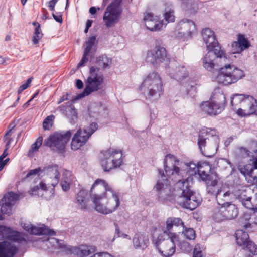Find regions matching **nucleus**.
Listing matches in <instances>:
<instances>
[{
	"label": "nucleus",
	"mask_w": 257,
	"mask_h": 257,
	"mask_svg": "<svg viewBox=\"0 0 257 257\" xmlns=\"http://www.w3.org/2000/svg\"><path fill=\"white\" fill-rule=\"evenodd\" d=\"M231 104L237 114L241 116H248L257 111V99L252 95L235 94L231 97Z\"/></svg>",
	"instance_id": "nucleus-4"
},
{
	"label": "nucleus",
	"mask_w": 257,
	"mask_h": 257,
	"mask_svg": "<svg viewBox=\"0 0 257 257\" xmlns=\"http://www.w3.org/2000/svg\"><path fill=\"white\" fill-rule=\"evenodd\" d=\"M212 218L216 222H218L226 220L222 205L220 207H217L213 209Z\"/></svg>",
	"instance_id": "nucleus-36"
},
{
	"label": "nucleus",
	"mask_w": 257,
	"mask_h": 257,
	"mask_svg": "<svg viewBox=\"0 0 257 257\" xmlns=\"http://www.w3.org/2000/svg\"><path fill=\"white\" fill-rule=\"evenodd\" d=\"M240 151L241 153H244L248 156L252 157V161L257 160V142H252L249 146V150L245 147H240Z\"/></svg>",
	"instance_id": "nucleus-32"
},
{
	"label": "nucleus",
	"mask_w": 257,
	"mask_h": 257,
	"mask_svg": "<svg viewBox=\"0 0 257 257\" xmlns=\"http://www.w3.org/2000/svg\"><path fill=\"white\" fill-rule=\"evenodd\" d=\"M250 46V43L245 36L239 34L237 41L233 42L232 47L233 53H239Z\"/></svg>",
	"instance_id": "nucleus-21"
},
{
	"label": "nucleus",
	"mask_w": 257,
	"mask_h": 257,
	"mask_svg": "<svg viewBox=\"0 0 257 257\" xmlns=\"http://www.w3.org/2000/svg\"><path fill=\"white\" fill-rule=\"evenodd\" d=\"M90 257H113V256L107 252H103L95 253Z\"/></svg>",
	"instance_id": "nucleus-64"
},
{
	"label": "nucleus",
	"mask_w": 257,
	"mask_h": 257,
	"mask_svg": "<svg viewBox=\"0 0 257 257\" xmlns=\"http://www.w3.org/2000/svg\"><path fill=\"white\" fill-rule=\"evenodd\" d=\"M203 166H205L210 168L208 164L206 163H201L200 162L197 163V164L194 163H190L188 165V167L190 169L193 170V172L192 173V174L193 173L196 174L198 172V169L199 168H201V167H203Z\"/></svg>",
	"instance_id": "nucleus-46"
},
{
	"label": "nucleus",
	"mask_w": 257,
	"mask_h": 257,
	"mask_svg": "<svg viewBox=\"0 0 257 257\" xmlns=\"http://www.w3.org/2000/svg\"><path fill=\"white\" fill-rule=\"evenodd\" d=\"M103 157L101 158V165L105 172L119 167L123 161L121 150L109 148L101 152Z\"/></svg>",
	"instance_id": "nucleus-10"
},
{
	"label": "nucleus",
	"mask_w": 257,
	"mask_h": 257,
	"mask_svg": "<svg viewBox=\"0 0 257 257\" xmlns=\"http://www.w3.org/2000/svg\"><path fill=\"white\" fill-rule=\"evenodd\" d=\"M90 194L96 210L100 213H112L120 205L117 194L104 180H96L91 188Z\"/></svg>",
	"instance_id": "nucleus-2"
},
{
	"label": "nucleus",
	"mask_w": 257,
	"mask_h": 257,
	"mask_svg": "<svg viewBox=\"0 0 257 257\" xmlns=\"http://www.w3.org/2000/svg\"><path fill=\"white\" fill-rule=\"evenodd\" d=\"M54 118V116L53 115L47 116L44 120L43 122V127L44 130H50L52 125V122Z\"/></svg>",
	"instance_id": "nucleus-48"
},
{
	"label": "nucleus",
	"mask_w": 257,
	"mask_h": 257,
	"mask_svg": "<svg viewBox=\"0 0 257 257\" xmlns=\"http://www.w3.org/2000/svg\"><path fill=\"white\" fill-rule=\"evenodd\" d=\"M97 63L100 67L105 69L109 67L111 65V59L106 55H102L97 58Z\"/></svg>",
	"instance_id": "nucleus-40"
},
{
	"label": "nucleus",
	"mask_w": 257,
	"mask_h": 257,
	"mask_svg": "<svg viewBox=\"0 0 257 257\" xmlns=\"http://www.w3.org/2000/svg\"><path fill=\"white\" fill-rule=\"evenodd\" d=\"M207 191L208 193L214 195L216 192L214 189L218 183V176L216 174H210V176L206 180Z\"/></svg>",
	"instance_id": "nucleus-31"
},
{
	"label": "nucleus",
	"mask_w": 257,
	"mask_h": 257,
	"mask_svg": "<svg viewBox=\"0 0 257 257\" xmlns=\"http://www.w3.org/2000/svg\"><path fill=\"white\" fill-rule=\"evenodd\" d=\"M33 79L32 77L29 78L27 80V82L21 85L20 87L19 88L18 90V93L19 95H20L24 90L26 89L28 87H29L30 83L32 82V80Z\"/></svg>",
	"instance_id": "nucleus-58"
},
{
	"label": "nucleus",
	"mask_w": 257,
	"mask_h": 257,
	"mask_svg": "<svg viewBox=\"0 0 257 257\" xmlns=\"http://www.w3.org/2000/svg\"><path fill=\"white\" fill-rule=\"evenodd\" d=\"M12 239L19 243H22L23 242H26L25 235L18 232H16L15 235L13 236Z\"/></svg>",
	"instance_id": "nucleus-50"
},
{
	"label": "nucleus",
	"mask_w": 257,
	"mask_h": 257,
	"mask_svg": "<svg viewBox=\"0 0 257 257\" xmlns=\"http://www.w3.org/2000/svg\"><path fill=\"white\" fill-rule=\"evenodd\" d=\"M43 171L47 174V183L41 181L39 184L41 189L43 190H48V188H50L53 191L55 186L58 184L60 180L59 167L57 165L49 166L45 167Z\"/></svg>",
	"instance_id": "nucleus-13"
},
{
	"label": "nucleus",
	"mask_w": 257,
	"mask_h": 257,
	"mask_svg": "<svg viewBox=\"0 0 257 257\" xmlns=\"http://www.w3.org/2000/svg\"><path fill=\"white\" fill-rule=\"evenodd\" d=\"M89 137L90 135L87 134L86 130H78L72 138L71 144L72 149H79L87 142Z\"/></svg>",
	"instance_id": "nucleus-20"
},
{
	"label": "nucleus",
	"mask_w": 257,
	"mask_h": 257,
	"mask_svg": "<svg viewBox=\"0 0 257 257\" xmlns=\"http://www.w3.org/2000/svg\"><path fill=\"white\" fill-rule=\"evenodd\" d=\"M43 35L41 28L39 26L35 28L34 34L32 38V41L34 44H38Z\"/></svg>",
	"instance_id": "nucleus-44"
},
{
	"label": "nucleus",
	"mask_w": 257,
	"mask_h": 257,
	"mask_svg": "<svg viewBox=\"0 0 257 257\" xmlns=\"http://www.w3.org/2000/svg\"><path fill=\"white\" fill-rule=\"evenodd\" d=\"M30 234L38 235H47L53 236L55 235V232L44 225H42L41 227H37L33 225Z\"/></svg>",
	"instance_id": "nucleus-28"
},
{
	"label": "nucleus",
	"mask_w": 257,
	"mask_h": 257,
	"mask_svg": "<svg viewBox=\"0 0 257 257\" xmlns=\"http://www.w3.org/2000/svg\"><path fill=\"white\" fill-rule=\"evenodd\" d=\"M239 222L240 226L245 229L257 225V212H254L250 217L248 215H244L241 218Z\"/></svg>",
	"instance_id": "nucleus-24"
},
{
	"label": "nucleus",
	"mask_w": 257,
	"mask_h": 257,
	"mask_svg": "<svg viewBox=\"0 0 257 257\" xmlns=\"http://www.w3.org/2000/svg\"><path fill=\"white\" fill-rule=\"evenodd\" d=\"M202 167H203L199 168L198 169L197 173L200 176L201 179L205 182L206 180L208 179V178L210 176V174L209 175L206 173L204 170H202Z\"/></svg>",
	"instance_id": "nucleus-59"
},
{
	"label": "nucleus",
	"mask_w": 257,
	"mask_h": 257,
	"mask_svg": "<svg viewBox=\"0 0 257 257\" xmlns=\"http://www.w3.org/2000/svg\"><path fill=\"white\" fill-rule=\"evenodd\" d=\"M96 38L94 36L90 37L87 41L86 42V47L84 51L90 53L92 47H93Z\"/></svg>",
	"instance_id": "nucleus-53"
},
{
	"label": "nucleus",
	"mask_w": 257,
	"mask_h": 257,
	"mask_svg": "<svg viewBox=\"0 0 257 257\" xmlns=\"http://www.w3.org/2000/svg\"><path fill=\"white\" fill-rule=\"evenodd\" d=\"M156 18H158L157 17L155 16L154 17L152 13H148L147 14L144 18V21L145 22V24H146V23L147 21H152L154 19H156Z\"/></svg>",
	"instance_id": "nucleus-63"
},
{
	"label": "nucleus",
	"mask_w": 257,
	"mask_h": 257,
	"mask_svg": "<svg viewBox=\"0 0 257 257\" xmlns=\"http://www.w3.org/2000/svg\"><path fill=\"white\" fill-rule=\"evenodd\" d=\"M243 229H245L242 227V229H238L235 232L236 243L242 247L250 240L248 233Z\"/></svg>",
	"instance_id": "nucleus-26"
},
{
	"label": "nucleus",
	"mask_w": 257,
	"mask_h": 257,
	"mask_svg": "<svg viewBox=\"0 0 257 257\" xmlns=\"http://www.w3.org/2000/svg\"><path fill=\"white\" fill-rule=\"evenodd\" d=\"M246 252V255L247 257H251L253 255L257 254V246L252 241H249L245 245L242 247Z\"/></svg>",
	"instance_id": "nucleus-35"
},
{
	"label": "nucleus",
	"mask_w": 257,
	"mask_h": 257,
	"mask_svg": "<svg viewBox=\"0 0 257 257\" xmlns=\"http://www.w3.org/2000/svg\"><path fill=\"white\" fill-rule=\"evenodd\" d=\"M179 37H191L196 31L195 25L192 21L182 20L179 22L176 27Z\"/></svg>",
	"instance_id": "nucleus-18"
},
{
	"label": "nucleus",
	"mask_w": 257,
	"mask_h": 257,
	"mask_svg": "<svg viewBox=\"0 0 257 257\" xmlns=\"http://www.w3.org/2000/svg\"><path fill=\"white\" fill-rule=\"evenodd\" d=\"M146 60L154 66H157L162 63L169 61V58L165 48L156 46L147 52Z\"/></svg>",
	"instance_id": "nucleus-15"
},
{
	"label": "nucleus",
	"mask_w": 257,
	"mask_h": 257,
	"mask_svg": "<svg viewBox=\"0 0 257 257\" xmlns=\"http://www.w3.org/2000/svg\"><path fill=\"white\" fill-rule=\"evenodd\" d=\"M167 72L171 78L177 81H181L188 76V72L184 66L180 65L175 61L169 63L166 67Z\"/></svg>",
	"instance_id": "nucleus-17"
},
{
	"label": "nucleus",
	"mask_w": 257,
	"mask_h": 257,
	"mask_svg": "<svg viewBox=\"0 0 257 257\" xmlns=\"http://www.w3.org/2000/svg\"><path fill=\"white\" fill-rule=\"evenodd\" d=\"M40 172H42V170L40 167L31 170L26 175L25 179L33 178L34 176L39 174Z\"/></svg>",
	"instance_id": "nucleus-56"
},
{
	"label": "nucleus",
	"mask_w": 257,
	"mask_h": 257,
	"mask_svg": "<svg viewBox=\"0 0 257 257\" xmlns=\"http://www.w3.org/2000/svg\"><path fill=\"white\" fill-rule=\"evenodd\" d=\"M216 133L215 129L207 127L202 128L199 132L197 145L203 156L210 158L216 153L219 138Z\"/></svg>",
	"instance_id": "nucleus-3"
},
{
	"label": "nucleus",
	"mask_w": 257,
	"mask_h": 257,
	"mask_svg": "<svg viewBox=\"0 0 257 257\" xmlns=\"http://www.w3.org/2000/svg\"><path fill=\"white\" fill-rule=\"evenodd\" d=\"M216 199L219 205H221L220 200L228 201L230 199H233L232 190H229L224 192L222 189H218L217 192L215 193Z\"/></svg>",
	"instance_id": "nucleus-34"
},
{
	"label": "nucleus",
	"mask_w": 257,
	"mask_h": 257,
	"mask_svg": "<svg viewBox=\"0 0 257 257\" xmlns=\"http://www.w3.org/2000/svg\"><path fill=\"white\" fill-rule=\"evenodd\" d=\"M89 52L84 51L82 59L80 62L78 63L77 67L79 68L82 66H84L86 63H87L89 60Z\"/></svg>",
	"instance_id": "nucleus-55"
},
{
	"label": "nucleus",
	"mask_w": 257,
	"mask_h": 257,
	"mask_svg": "<svg viewBox=\"0 0 257 257\" xmlns=\"http://www.w3.org/2000/svg\"><path fill=\"white\" fill-rule=\"evenodd\" d=\"M166 230L170 234L171 231L173 226H182L183 228H185L184 222L180 218L176 217H169L167 218L166 222Z\"/></svg>",
	"instance_id": "nucleus-33"
},
{
	"label": "nucleus",
	"mask_w": 257,
	"mask_h": 257,
	"mask_svg": "<svg viewBox=\"0 0 257 257\" xmlns=\"http://www.w3.org/2000/svg\"><path fill=\"white\" fill-rule=\"evenodd\" d=\"M97 128L98 125L96 123H92L86 130V131H87V134H89L90 137L92 135V134L97 130Z\"/></svg>",
	"instance_id": "nucleus-60"
},
{
	"label": "nucleus",
	"mask_w": 257,
	"mask_h": 257,
	"mask_svg": "<svg viewBox=\"0 0 257 257\" xmlns=\"http://www.w3.org/2000/svg\"><path fill=\"white\" fill-rule=\"evenodd\" d=\"M70 254H73L79 257H84L89 255L91 253L90 246L81 245L79 247H72L67 249Z\"/></svg>",
	"instance_id": "nucleus-25"
},
{
	"label": "nucleus",
	"mask_w": 257,
	"mask_h": 257,
	"mask_svg": "<svg viewBox=\"0 0 257 257\" xmlns=\"http://www.w3.org/2000/svg\"><path fill=\"white\" fill-rule=\"evenodd\" d=\"M18 248L8 241L0 242V257H13Z\"/></svg>",
	"instance_id": "nucleus-22"
},
{
	"label": "nucleus",
	"mask_w": 257,
	"mask_h": 257,
	"mask_svg": "<svg viewBox=\"0 0 257 257\" xmlns=\"http://www.w3.org/2000/svg\"><path fill=\"white\" fill-rule=\"evenodd\" d=\"M1 211L3 214L10 215L11 212L12 206L5 202H1Z\"/></svg>",
	"instance_id": "nucleus-54"
},
{
	"label": "nucleus",
	"mask_w": 257,
	"mask_h": 257,
	"mask_svg": "<svg viewBox=\"0 0 257 257\" xmlns=\"http://www.w3.org/2000/svg\"><path fill=\"white\" fill-rule=\"evenodd\" d=\"M165 177L162 176V178ZM157 192V195L158 199L161 201L169 200L170 198L175 194L176 192L175 188H172L169 180L167 179H162L158 181L156 186L154 187Z\"/></svg>",
	"instance_id": "nucleus-16"
},
{
	"label": "nucleus",
	"mask_w": 257,
	"mask_h": 257,
	"mask_svg": "<svg viewBox=\"0 0 257 257\" xmlns=\"http://www.w3.org/2000/svg\"><path fill=\"white\" fill-rule=\"evenodd\" d=\"M73 179V176L72 172L69 171L65 170L63 173L62 181L71 184Z\"/></svg>",
	"instance_id": "nucleus-49"
},
{
	"label": "nucleus",
	"mask_w": 257,
	"mask_h": 257,
	"mask_svg": "<svg viewBox=\"0 0 257 257\" xmlns=\"http://www.w3.org/2000/svg\"><path fill=\"white\" fill-rule=\"evenodd\" d=\"M245 190L239 189L237 187L234 188L232 190L233 198L238 199L240 200H244L245 197Z\"/></svg>",
	"instance_id": "nucleus-43"
},
{
	"label": "nucleus",
	"mask_w": 257,
	"mask_h": 257,
	"mask_svg": "<svg viewBox=\"0 0 257 257\" xmlns=\"http://www.w3.org/2000/svg\"><path fill=\"white\" fill-rule=\"evenodd\" d=\"M181 163L175 156L168 154L166 155L164 161L165 171L168 178L176 182V192H179L178 193L181 194L180 204L192 210L198 206L200 199L191 189L193 184L192 178L188 176L186 179L183 178L186 172L181 168Z\"/></svg>",
	"instance_id": "nucleus-1"
},
{
	"label": "nucleus",
	"mask_w": 257,
	"mask_h": 257,
	"mask_svg": "<svg viewBox=\"0 0 257 257\" xmlns=\"http://www.w3.org/2000/svg\"><path fill=\"white\" fill-rule=\"evenodd\" d=\"M177 244H179L180 249L184 252H189L192 250L191 246L186 241H179Z\"/></svg>",
	"instance_id": "nucleus-51"
},
{
	"label": "nucleus",
	"mask_w": 257,
	"mask_h": 257,
	"mask_svg": "<svg viewBox=\"0 0 257 257\" xmlns=\"http://www.w3.org/2000/svg\"><path fill=\"white\" fill-rule=\"evenodd\" d=\"M184 230L182 232L185 238L188 240H193L195 239L196 236L195 231L193 228H185Z\"/></svg>",
	"instance_id": "nucleus-45"
},
{
	"label": "nucleus",
	"mask_w": 257,
	"mask_h": 257,
	"mask_svg": "<svg viewBox=\"0 0 257 257\" xmlns=\"http://www.w3.org/2000/svg\"><path fill=\"white\" fill-rule=\"evenodd\" d=\"M251 197H247L246 198L245 197L244 200H241L242 201V204L243 206H244L246 208L248 209H252L253 208L252 205L251 203Z\"/></svg>",
	"instance_id": "nucleus-62"
},
{
	"label": "nucleus",
	"mask_w": 257,
	"mask_h": 257,
	"mask_svg": "<svg viewBox=\"0 0 257 257\" xmlns=\"http://www.w3.org/2000/svg\"><path fill=\"white\" fill-rule=\"evenodd\" d=\"M122 13L120 4L117 2H112L106 8L103 20L107 28L114 26L118 21Z\"/></svg>",
	"instance_id": "nucleus-14"
},
{
	"label": "nucleus",
	"mask_w": 257,
	"mask_h": 257,
	"mask_svg": "<svg viewBox=\"0 0 257 257\" xmlns=\"http://www.w3.org/2000/svg\"><path fill=\"white\" fill-rule=\"evenodd\" d=\"M193 257H203L202 251L199 244L195 246L193 251Z\"/></svg>",
	"instance_id": "nucleus-61"
},
{
	"label": "nucleus",
	"mask_w": 257,
	"mask_h": 257,
	"mask_svg": "<svg viewBox=\"0 0 257 257\" xmlns=\"http://www.w3.org/2000/svg\"><path fill=\"white\" fill-rule=\"evenodd\" d=\"M87 193L85 190H80L77 195V201L81 205V208L83 209L87 207V199H86Z\"/></svg>",
	"instance_id": "nucleus-39"
},
{
	"label": "nucleus",
	"mask_w": 257,
	"mask_h": 257,
	"mask_svg": "<svg viewBox=\"0 0 257 257\" xmlns=\"http://www.w3.org/2000/svg\"><path fill=\"white\" fill-rule=\"evenodd\" d=\"M140 88L141 91L147 92L149 97L157 95L160 96L163 92V86L159 74L155 72L150 73L143 81Z\"/></svg>",
	"instance_id": "nucleus-9"
},
{
	"label": "nucleus",
	"mask_w": 257,
	"mask_h": 257,
	"mask_svg": "<svg viewBox=\"0 0 257 257\" xmlns=\"http://www.w3.org/2000/svg\"><path fill=\"white\" fill-rule=\"evenodd\" d=\"M254 168L248 178V182L251 184L257 183V160L252 161Z\"/></svg>",
	"instance_id": "nucleus-41"
},
{
	"label": "nucleus",
	"mask_w": 257,
	"mask_h": 257,
	"mask_svg": "<svg viewBox=\"0 0 257 257\" xmlns=\"http://www.w3.org/2000/svg\"><path fill=\"white\" fill-rule=\"evenodd\" d=\"M43 138L42 137H39L35 143H34L31 147L29 151L30 154L31 152H34L38 151L39 148L41 146L42 143Z\"/></svg>",
	"instance_id": "nucleus-47"
},
{
	"label": "nucleus",
	"mask_w": 257,
	"mask_h": 257,
	"mask_svg": "<svg viewBox=\"0 0 257 257\" xmlns=\"http://www.w3.org/2000/svg\"><path fill=\"white\" fill-rule=\"evenodd\" d=\"M229 63L223 64L224 66L220 68L216 77L218 83L224 85H231L244 76V73L242 70L230 65Z\"/></svg>",
	"instance_id": "nucleus-6"
},
{
	"label": "nucleus",
	"mask_w": 257,
	"mask_h": 257,
	"mask_svg": "<svg viewBox=\"0 0 257 257\" xmlns=\"http://www.w3.org/2000/svg\"><path fill=\"white\" fill-rule=\"evenodd\" d=\"M134 246L136 248H145L148 244L149 240L144 235L136 234L133 238Z\"/></svg>",
	"instance_id": "nucleus-27"
},
{
	"label": "nucleus",
	"mask_w": 257,
	"mask_h": 257,
	"mask_svg": "<svg viewBox=\"0 0 257 257\" xmlns=\"http://www.w3.org/2000/svg\"><path fill=\"white\" fill-rule=\"evenodd\" d=\"M11 231V229L6 226H1L0 227V240L3 238H9L10 235H9Z\"/></svg>",
	"instance_id": "nucleus-52"
},
{
	"label": "nucleus",
	"mask_w": 257,
	"mask_h": 257,
	"mask_svg": "<svg viewBox=\"0 0 257 257\" xmlns=\"http://www.w3.org/2000/svg\"><path fill=\"white\" fill-rule=\"evenodd\" d=\"M250 161L251 163L247 164L243 166L240 165L239 168L240 173L245 176L246 179H248L249 175L254 168L252 159L250 160Z\"/></svg>",
	"instance_id": "nucleus-38"
},
{
	"label": "nucleus",
	"mask_w": 257,
	"mask_h": 257,
	"mask_svg": "<svg viewBox=\"0 0 257 257\" xmlns=\"http://www.w3.org/2000/svg\"><path fill=\"white\" fill-rule=\"evenodd\" d=\"M19 197V196L17 194L11 192L4 196L1 202H5L12 206V205L15 204L17 200L18 199Z\"/></svg>",
	"instance_id": "nucleus-37"
},
{
	"label": "nucleus",
	"mask_w": 257,
	"mask_h": 257,
	"mask_svg": "<svg viewBox=\"0 0 257 257\" xmlns=\"http://www.w3.org/2000/svg\"><path fill=\"white\" fill-rule=\"evenodd\" d=\"M222 205L223 207L226 220H232L237 216L238 210L235 204L225 202L222 204Z\"/></svg>",
	"instance_id": "nucleus-23"
},
{
	"label": "nucleus",
	"mask_w": 257,
	"mask_h": 257,
	"mask_svg": "<svg viewBox=\"0 0 257 257\" xmlns=\"http://www.w3.org/2000/svg\"><path fill=\"white\" fill-rule=\"evenodd\" d=\"M52 239L56 241L59 248L63 249L66 253L68 254H70V253L68 252L67 249H68V248H72V246H67L62 241H59L57 239L55 238H53Z\"/></svg>",
	"instance_id": "nucleus-57"
},
{
	"label": "nucleus",
	"mask_w": 257,
	"mask_h": 257,
	"mask_svg": "<svg viewBox=\"0 0 257 257\" xmlns=\"http://www.w3.org/2000/svg\"><path fill=\"white\" fill-rule=\"evenodd\" d=\"M59 109L64 114L72 120H74L77 118L76 111L71 103L69 102L68 105H61L59 106Z\"/></svg>",
	"instance_id": "nucleus-30"
},
{
	"label": "nucleus",
	"mask_w": 257,
	"mask_h": 257,
	"mask_svg": "<svg viewBox=\"0 0 257 257\" xmlns=\"http://www.w3.org/2000/svg\"><path fill=\"white\" fill-rule=\"evenodd\" d=\"M103 81V75L99 72V68L95 66L91 67L89 75L85 82V88L82 93L78 95L77 98H81L101 89Z\"/></svg>",
	"instance_id": "nucleus-8"
},
{
	"label": "nucleus",
	"mask_w": 257,
	"mask_h": 257,
	"mask_svg": "<svg viewBox=\"0 0 257 257\" xmlns=\"http://www.w3.org/2000/svg\"><path fill=\"white\" fill-rule=\"evenodd\" d=\"M208 52L202 59L203 67L209 71H212L215 66H221L230 62L225 51L222 49L216 52L214 49H207Z\"/></svg>",
	"instance_id": "nucleus-7"
},
{
	"label": "nucleus",
	"mask_w": 257,
	"mask_h": 257,
	"mask_svg": "<svg viewBox=\"0 0 257 257\" xmlns=\"http://www.w3.org/2000/svg\"><path fill=\"white\" fill-rule=\"evenodd\" d=\"M225 96L222 93L214 94L209 101L203 102L200 105L202 111L209 115H216L223 110Z\"/></svg>",
	"instance_id": "nucleus-11"
},
{
	"label": "nucleus",
	"mask_w": 257,
	"mask_h": 257,
	"mask_svg": "<svg viewBox=\"0 0 257 257\" xmlns=\"http://www.w3.org/2000/svg\"><path fill=\"white\" fill-rule=\"evenodd\" d=\"M164 17L165 20H163L164 23H166V24L168 23L174 22L175 20V16L174 15L173 10L170 8L165 9Z\"/></svg>",
	"instance_id": "nucleus-42"
},
{
	"label": "nucleus",
	"mask_w": 257,
	"mask_h": 257,
	"mask_svg": "<svg viewBox=\"0 0 257 257\" xmlns=\"http://www.w3.org/2000/svg\"><path fill=\"white\" fill-rule=\"evenodd\" d=\"M161 234L155 229L152 234V242L160 254L163 257H170L176 251V245L179 242V238L175 233H170L166 239H162Z\"/></svg>",
	"instance_id": "nucleus-5"
},
{
	"label": "nucleus",
	"mask_w": 257,
	"mask_h": 257,
	"mask_svg": "<svg viewBox=\"0 0 257 257\" xmlns=\"http://www.w3.org/2000/svg\"><path fill=\"white\" fill-rule=\"evenodd\" d=\"M147 28L152 31H158L163 29L166 23H164V21H159L158 18L154 19L152 21H147L145 24Z\"/></svg>",
	"instance_id": "nucleus-29"
},
{
	"label": "nucleus",
	"mask_w": 257,
	"mask_h": 257,
	"mask_svg": "<svg viewBox=\"0 0 257 257\" xmlns=\"http://www.w3.org/2000/svg\"><path fill=\"white\" fill-rule=\"evenodd\" d=\"M202 36L206 44L207 49H214L216 52L219 53L218 50L221 48L215 37L214 32L209 28H206L202 30Z\"/></svg>",
	"instance_id": "nucleus-19"
},
{
	"label": "nucleus",
	"mask_w": 257,
	"mask_h": 257,
	"mask_svg": "<svg viewBox=\"0 0 257 257\" xmlns=\"http://www.w3.org/2000/svg\"><path fill=\"white\" fill-rule=\"evenodd\" d=\"M72 134L73 131L55 132L49 136L45 144L53 150L64 151Z\"/></svg>",
	"instance_id": "nucleus-12"
}]
</instances>
